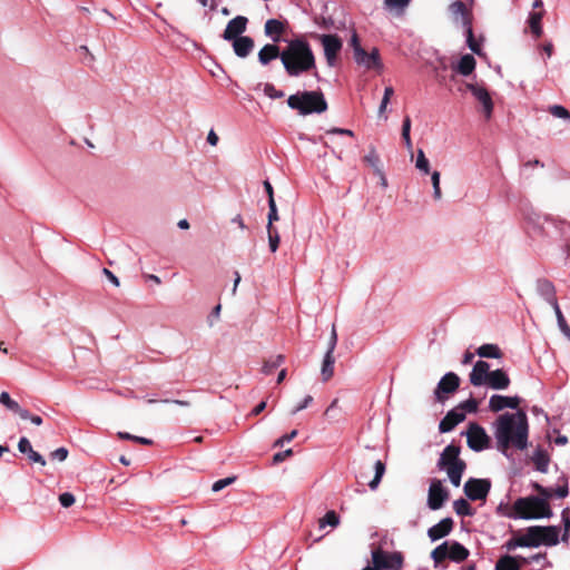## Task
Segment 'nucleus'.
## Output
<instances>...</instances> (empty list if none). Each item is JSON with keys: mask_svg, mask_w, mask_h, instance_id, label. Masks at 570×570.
<instances>
[{"mask_svg": "<svg viewBox=\"0 0 570 570\" xmlns=\"http://www.w3.org/2000/svg\"><path fill=\"white\" fill-rule=\"evenodd\" d=\"M498 450L507 455L509 449L524 451L529 445V421L523 410L500 414L492 423Z\"/></svg>", "mask_w": 570, "mask_h": 570, "instance_id": "obj_1", "label": "nucleus"}, {"mask_svg": "<svg viewBox=\"0 0 570 570\" xmlns=\"http://www.w3.org/2000/svg\"><path fill=\"white\" fill-rule=\"evenodd\" d=\"M281 61L289 77H299L316 69L315 55L309 43L302 38L288 41L282 50Z\"/></svg>", "mask_w": 570, "mask_h": 570, "instance_id": "obj_2", "label": "nucleus"}, {"mask_svg": "<svg viewBox=\"0 0 570 570\" xmlns=\"http://www.w3.org/2000/svg\"><path fill=\"white\" fill-rule=\"evenodd\" d=\"M460 446L449 444L441 452L436 463L438 469L446 472L451 484L455 488L460 487L466 469L465 462L460 459Z\"/></svg>", "mask_w": 570, "mask_h": 570, "instance_id": "obj_3", "label": "nucleus"}, {"mask_svg": "<svg viewBox=\"0 0 570 570\" xmlns=\"http://www.w3.org/2000/svg\"><path fill=\"white\" fill-rule=\"evenodd\" d=\"M513 510L512 518L514 519L531 520L552 517L550 504L544 502V499H539L535 495L517 499L513 503Z\"/></svg>", "mask_w": 570, "mask_h": 570, "instance_id": "obj_4", "label": "nucleus"}, {"mask_svg": "<svg viewBox=\"0 0 570 570\" xmlns=\"http://www.w3.org/2000/svg\"><path fill=\"white\" fill-rule=\"evenodd\" d=\"M287 105L303 116L322 114L327 110V102L321 91H303L291 95Z\"/></svg>", "mask_w": 570, "mask_h": 570, "instance_id": "obj_5", "label": "nucleus"}, {"mask_svg": "<svg viewBox=\"0 0 570 570\" xmlns=\"http://www.w3.org/2000/svg\"><path fill=\"white\" fill-rule=\"evenodd\" d=\"M525 228L532 237H553L559 232L560 225L549 216L535 212H529L524 216Z\"/></svg>", "mask_w": 570, "mask_h": 570, "instance_id": "obj_6", "label": "nucleus"}, {"mask_svg": "<svg viewBox=\"0 0 570 570\" xmlns=\"http://www.w3.org/2000/svg\"><path fill=\"white\" fill-rule=\"evenodd\" d=\"M470 551L458 541H444L433 549L431 559L436 568L445 559L460 563L468 559Z\"/></svg>", "mask_w": 570, "mask_h": 570, "instance_id": "obj_7", "label": "nucleus"}, {"mask_svg": "<svg viewBox=\"0 0 570 570\" xmlns=\"http://www.w3.org/2000/svg\"><path fill=\"white\" fill-rule=\"evenodd\" d=\"M315 37L323 46L327 65L333 67L342 49V40L338 38V36L331 33L316 35Z\"/></svg>", "mask_w": 570, "mask_h": 570, "instance_id": "obj_8", "label": "nucleus"}, {"mask_svg": "<svg viewBox=\"0 0 570 570\" xmlns=\"http://www.w3.org/2000/svg\"><path fill=\"white\" fill-rule=\"evenodd\" d=\"M468 446L475 452H481L489 448L490 438L485 430L478 423H470L466 431Z\"/></svg>", "mask_w": 570, "mask_h": 570, "instance_id": "obj_9", "label": "nucleus"}, {"mask_svg": "<svg viewBox=\"0 0 570 570\" xmlns=\"http://www.w3.org/2000/svg\"><path fill=\"white\" fill-rule=\"evenodd\" d=\"M491 489V481L489 479H474L470 478L463 487L465 495L472 500H485Z\"/></svg>", "mask_w": 570, "mask_h": 570, "instance_id": "obj_10", "label": "nucleus"}, {"mask_svg": "<svg viewBox=\"0 0 570 570\" xmlns=\"http://www.w3.org/2000/svg\"><path fill=\"white\" fill-rule=\"evenodd\" d=\"M449 498V491L443 487L442 481L433 479L430 483L428 494V507L431 510H439Z\"/></svg>", "mask_w": 570, "mask_h": 570, "instance_id": "obj_11", "label": "nucleus"}, {"mask_svg": "<svg viewBox=\"0 0 570 570\" xmlns=\"http://www.w3.org/2000/svg\"><path fill=\"white\" fill-rule=\"evenodd\" d=\"M460 385V377L453 373L448 372L438 383V386L434 391V396L436 401L443 402L446 399L448 394L454 393Z\"/></svg>", "mask_w": 570, "mask_h": 570, "instance_id": "obj_12", "label": "nucleus"}, {"mask_svg": "<svg viewBox=\"0 0 570 570\" xmlns=\"http://www.w3.org/2000/svg\"><path fill=\"white\" fill-rule=\"evenodd\" d=\"M521 403V397L518 395L505 396L500 394H493L489 400V409L492 412H500L504 409L518 410Z\"/></svg>", "mask_w": 570, "mask_h": 570, "instance_id": "obj_13", "label": "nucleus"}, {"mask_svg": "<svg viewBox=\"0 0 570 570\" xmlns=\"http://www.w3.org/2000/svg\"><path fill=\"white\" fill-rule=\"evenodd\" d=\"M247 22L248 20L244 16H236L229 20L223 33L224 40L232 41L243 37L242 33L246 30Z\"/></svg>", "mask_w": 570, "mask_h": 570, "instance_id": "obj_14", "label": "nucleus"}, {"mask_svg": "<svg viewBox=\"0 0 570 570\" xmlns=\"http://www.w3.org/2000/svg\"><path fill=\"white\" fill-rule=\"evenodd\" d=\"M354 60L357 65H361L366 69L381 67L380 52L376 48H374L370 53L366 52L363 48H356Z\"/></svg>", "mask_w": 570, "mask_h": 570, "instance_id": "obj_15", "label": "nucleus"}, {"mask_svg": "<svg viewBox=\"0 0 570 570\" xmlns=\"http://www.w3.org/2000/svg\"><path fill=\"white\" fill-rule=\"evenodd\" d=\"M465 420V413L456 407L450 410L441 420L439 430L441 433L451 432L459 423Z\"/></svg>", "mask_w": 570, "mask_h": 570, "instance_id": "obj_16", "label": "nucleus"}, {"mask_svg": "<svg viewBox=\"0 0 570 570\" xmlns=\"http://www.w3.org/2000/svg\"><path fill=\"white\" fill-rule=\"evenodd\" d=\"M489 374L490 364L485 361H478L470 373V383L474 386H482L487 383Z\"/></svg>", "mask_w": 570, "mask_h": 570, "instance_id": "obj_17", "label": "nucleus"}, {"mask_svg": "<svg viewBox=\"0 0 570 570\" xmlns=\"http://www.w3.org/2000/svg\"><path fill=\"white\" fill-rule=\"evenodd\" d=\"M452 518H444L428 530V537L432 542L438 541L451 533L453 529Z\"/></svg>", "mask_w": 570, "mask_h": 570, "instance_id": "obj_18", "label": "nucleus"}, {"mask_svg": "<svg viewBox=\"0 0 570 570\" xmlns=\"http://www.w3.org/2000/svg\"><path fill=\"white\" fill-rule=\"evenodd\" d=\"M537 293L552 307L558 304L556 296V287L552 282L547 278H539L537 281Z\"/></svg>", "mask_w": 570, "mask_h": 570, "instance_id": "obj_19", "label": "nucleus"}, {"mask_svg": "<svg viewBox=\"0 0 570 570\" xmlns=\"http://www.w3.org/2000/svg\"><path fill=\"white\" fill-rule=\"evenodd\" d=\"M510 377L505 371L501 368H497L494 371H490L488 381L484 385L492 390H505L510 385Z\"/></svg>", "mask_w": 570, "mask_h": 570, "instance_id": "obj_20", "label": "nucleus"}, {"mask_svg": "<svg viewBox=\"0 0 570 570\" xmlns=\"http://www.w3.org/2000/svg\"><path fill=\"white\" fill-rule=\"evenodd\" d=\"M449 11L453 16L455 21H461L462 27L472 24L471 14L462 1H454L449 6Z\"/></svg>", "mask_w": 570, "mask_h": 570, "instance_id": "obj_21", "label": "nucleus"}, {"mask_svg": "<svg viewBox=\"0 0 570 570\" xmlns=\"http://www.w3.org/2000/svg\"><path fill=\"white\" fill-rule=\"evenodd\" d=\"M18 450L19 452L27 454L31 462L38 463L41 466L47 464L45 458L32 449L30 441L26 436L20 438L18 442Z\"/></svg>", "mask_w": 570, "mask_h": 570, "instance_id": "obj_22", "label": "nucleus"}, {"mask_svg": "<svg viewBox=\"0 0 570 570\" xmlns=\"http://www.w3.org/2000/svg\"><path fill=\"white\" fill-rule=\"evenodd\" d=\"M232 41L234 52L239 58H246L254 49V40L248 36L236 38Z\"/></svg>", "mask_w": 570, "mask_h": 570, "instance_id": "obj_23", "label": "nucleus"}, {"mask_svg": "<svg viewBox=\"0 0 570 570\" xmlns=\"http://www.w3.org/2000/svg\"><path fill=\"white\" fill-rule=\"evenodd\" d=\"M541 525L529 527L524 534L520 535L523 548H538L540 542Z\"/></svg>", "mask_w": 570, "mask_h": 570, "instance_id": "obj_24", "label": "nucleus"}, {"mask_svg": "<svg viewBox=\"0 0 570 570\" xmlns=\"http://www.w3.org/2000/svg\"><path fill=\"white\" fill-rule=\"evenodd\" d=\"M284 23L277 19H268L265 22L264 32L274 43L281 40L282 33L284 32Z\"/></svg>", "mask_w": 570, "mask_h": 570, "instance_id": "obj_25", "label": "nucleus"}, {"mask_svg": "<svg viewBox=\"0 0 570 570\" xmlns=\"http://www.w3.org/2000/svg\"><path fill=\"white\" fill-rule=\"evenodd\" d=\"M281 55L282 51L276 43H267L259 50L258 61L261 65L266 66L276 58L281 59Z\"/></svg>", "mask_w": 570, "mask_h": 570, "instance_id": "obj_26", "label": "nucleus"}, {"mask_svg": "<svg viewBox=\"0 0 570 570\" xmlns=\"http://www.w3.org/2000/svg\"><path fill=\"white\" fill-rule=\"evenodd\" d=\"M540 542L547 547H552L559 542V529L556 525L541 527Z\"/></svg>", "mask_w": 570, "mask_h": 570, "instance_id": "obj_27", "label": "nucleus"}, {"mask_svg": "<svg viewBox=\"0 0 570 570\" xmlns=\"http://www.w3.org/2000/svg\"><path fill=\"white\" fill-rule=\"evenodd\" d=\"M532 462L535 465V469L541 473H547L549 463H550V456L547 453V451L538 448L532 455Z\"/></svg>", "mask_w": 570, "mask_h": 570, "instance_id": "obj_28", "label": "nucleus"}, {"mask_svg": "<svg viewBox=\"0 0 570 570\" xmlns=\"http://www.w3.org/2000/svg\"><path fill=\"white\" fill-rule=\"evenodd\" d=\"M334 353L325 352L322 362L321 376L324 382H327L334 374Z\"/></svg>", "mask_w": 570, "mask_h": 570, "instance_id": "obj_29", "label": "nucleus"}, {"mask_svg": "<svg viewBox=\"0 0 570 570\" xmlns=\"http://www.w3.org/2000/svg\"><path fill=\"white\" fill-rule=\"evenodd\" d=\"M544 11H532L529 13L528 23L531 29V32L534 37L539 38L542 35V26L541 20L543 18Z\"/></svg>", "mask_w": 570, "mask_h": 570, "instance_id": "obj_30", "label": "nucleus"}, {"mask_svg": "<svg viewBox=\"0 0 570 570\" xmlns=\"http://www.w3.org/2000/svg\"><path fill=\"white\" fill-rule=\"evenodd\" d=\"M475 68V59L471 55H464L459 60L455 70L462 76H469Z\"/></svg>", "mask_w": 570, "mask_h": 570, "instance_id": "obj_31", "label": "nucleus"}, {"mask_svg": "<svg viewBox=\"0 0 570 570\" xmlns=\"http://www.w3.org/2000/svg\"><path fill=\"white\" fill-rule=\"evenodd\" d=\"M476 354L480 357L485 358H500L502 356V352L495 344H483L478 347Z\"/></svg>", "mask_w": 570, "mask_h": 570, "instance_id": "obj_32", "label": "nucleus"}, {"mask_svg": "<svg viewBox=\"0 0 570 570\" xmlns=\"http://www.w3.org/2000/svg\"><path fill=\"white\" fill-rule=\"evenodd\" d=\"M495 570H521L517 557L510 554L502 556L495 564Z\"/></svg>", "mask_w": 570, "mask_h": 570, "instance_id": "obj_33", "label": "nucleus"}, {"mask_svg": "<svg viewBox=\"0 0 570 570\" xmlns=\"http://www.w3.org/2000/svg\"><path fill=\"white\" fill-rule=\"evenodd\" d=\"M385 463L381 460H376L374 463V478L368 482V487L371 490H376L381 483V480L385 473Z\"/></svg>", "mask_w": 570, "mask_h": 570, "instance_id": "obj_34", "label": "nucleus"}, {"mask_svg": "<svg viewBox=\"0 0 570 570\" xmlns=\"http://www.w3.org/2000/svg\"><path fill=\"white\" fill-rule=\"evenodd\" d=\"M285 362V357L282 354L275 355L266 360L263 364L262 372L265 375H269Z\"/></svg>", "mask_w": 570, "mask_h": 570, "instance_id": "obj_35", "label": "nucleus"}, {"mask_svg": "<svg viewBox=\"0 0 570 570\" xmlns=\"http://www.w3.org/2000/svg\"><path fill=\"white\" fill-rule=\"evenodd\" d=\"M454 511L461 517H471L474 514V510L465 499H458L453 502Z\"/></svg>", "mask_w": 570, "mask_h": 570, "instance_id": "obj_36", "label": "nucleus"}, {"mask_svg": "<svg viewBox=\"0 0 570 570\" xmlns=\"http://www.w3.org/2000/svg\"><path fill=\"white\" fill-rule=\"evenodd\" d=\"M552 308H553L556 317H557L559 330L570 341V326L567 324L566 318L560 309L559 304H556L554 306H552Z\"/></svg>", "mask_w": 570, "mask_h": 570, "instance_id": "obj_37", "label": "nucleus"}, {"mask_svg": "<svg viewBox=\"0 0 570 570\" xmlns=\"http://www.w3.org/2000/svg\"><path fill=\"white\" fill-rule=\"evenodd\" d=\"M364 160L375 170L376 174H382L381 159L376 153L375 147H371Z\"/></svg>", "mask_w": 570, "mask_h": 570, "instance_id": "obj_38", "label": "nucleus"}, {"mask_svg": "<svg viewBox=\"0 0 570 570\" xmlns=\"http://www.w3.org/2000/svg\"><path fill=\"white\" fill-rule=\"evenodd\" d=\"M372 561H373L374 569H377V570L389 569L387 554H385L381 550H375L372 552Z\"/></svg>", "mask_w": 570, "mask_h": 570, "instance_id": "obj_39", "label": "nucleus"}, {"mask_svg": "<svg viewBox=\"0 0 570 570\" xmlns=\"http://www.w3.org/2000/svg\"><path fill=\"white\" fill-rule=\"evenodd\" d=\"M340 523V518L335 511L331 510L325 513V515L320 519L318 527L320 529H324L326 525H331L333 528L337 527Z\"/></svg>", "mask_w": 570, "mask_h": 570, "instance_id": "obj_40", "label": "nucleus"}, {"mask_svg": "<svg viewBox=\"0 0 570 570\" xmlns=\"http://www.w3.org/2000/svg\"><path fill=\"white\" fill-rule=\"evenodd\" d=\"M411 119L409 116H406L403 119L402 124V139L404 141V145L409 151H412V140H411Z\"/></svg>", "mask_w": 570, "mask_h": 570, "instance_id": "obj_41", "label": "nucleus"}, {"mask_svg": "<svg viewBox=\"0 0 570 570\" xmlns=\"http://www.w3.org/2000/svg\"><path fill=\"white\" fill-rule=\"evenodd\" d=\"M464 33L466 37V45H468L469 49L472 52L479 55L481 51V48H480V45L474 39L472 24L464 27Z\"/></svg>", "mask_w": 570, "mask_h": 570, "instance_id": "obj_42", "label": "nucleus"}, {"mask_svg": "<svg viewBox=\"0 0 570 570\" xmlns=\"http://www.w3.org/2000/svg\"><path fill=\"white\" fill-rule=\"evenodd\" d=\"M267 226L266 229H275L273 227V223L278 220V213L275 199H268V215H267Z\"/></svg>", "mask_w": 570, "mask_h": 570, "instance_id": "obj_43", "label": "nucleus"}, {"mask_svg": "<svg viewBox=\"0 0 570 570\" xmlns=\"http://www.w3.org/2000/svg\"><path fill=\"white\" fill-rule=\"evenodd\" d=\"M415 167L423 174L430 173V163L428 158L424 155V151L422 149L417 150Z\"/></svg>", "mask_w": 570, "mask_h": 570, "instance_id": "obj_44", "label": "nucleus"}, {"mask_svg": "<svg viewBox=\"0 0 570 570\" xmlns=\"http://www.w3.org/2000/svg\"><path fill=\"white\" fill-rule=\"evenodd\" d=\"M389 570H400L403 564V557L400 552L387 554Z\"/></svg>", "mask_w": 570, "mask_h": 570, "instance_id": "obj_45", "label": "nucleus"}, {"mask_svg": "<svg viewBox=\"0 0 570 570\" xmlns=\"http://www.w3.org/2000/svg\"><path fill=\"white\" fill-rule=\"evenodd\" d=\"M549 112L556 117V118H560V119H564V120H568L570 121V112L568 109H566L563 106L561 105H553L549 108Z\"/></svg>", "mask_w": 570, "mask_h": 570, "instance_id": "obj_46", "label": "nucleus"}, {"mask_svg": "<svg viewBox=\"0 0 570 570\" xmlns=\"http://www.w3.org/2000/svg\"><path fill=\"white\" fill-rule=\"evenodd\" d=\"M440 173L438 170H434L432 174H431V181H432V186H433V198L435 200H440L442 198V191H441V187H440Z\"/></svg>", "mask_w": 570, "mask_h": 570, "instance_id": "obj_47", "label": "nucleus"}, {"mask_svg": "<svg viewBox=\"0 0 570 570\" xmlns=\"http://www.w3.org/2000/svg\"><path fill=\"white\" fill-rule=\"evenodd\" d=\"M465 87L468 90L471 91V94L474 96V98L478 99L479 101L482 98H485L487 95L489 94V91L484 87L479 86L478 83H466Z\"/></svg>", "mask_w": 570, "mask_h": 570, "instance_id": "obj_48", "label": "nucleus"}, {"mask_svg": "<svg viewBox=\"0 0 570 570\" xmlns=\"http://www.w3.org/2000/svg\"><path fill=\"white\" fill-rule=\"evenodd\" d=\"M532 488L539 493L538 498L544 499V502H548L553 495V489L546 488L537 482L532 483Z\"/></svg>", "mask_w": 570, "mask_h": 570, "instance_id": "obj_49", "label": "nucleus"}, {"mask_svg": "<svg viewBox=\"0 0 570 570\" xmlns=\"http://www.w3.org/2000/svg\"><path fill=\"white\" fill-rule=\"evenodd\" d=\"M264 94L271 99H279L284 97V91L275 88L273 83H265Z\"/></svg>", "mask_w": 570, "mask_h": 570, "instance_id": "obj_50", "label": "nucleus"}, {"mask_svg": "<svg viewBox=\"0 0 570 570\" xmlns=\"http://www.w3.org/2000/svg\"><path fill=\"white\" fill-rule=\"evenodd\" d=\"M478 405H479L478 401L470 397L469 400L461 402L456 406V409L463 411L464 413L465 412L473 413L478 410Z\"/></svg>", "mask_w": 570, "mask_h": 570, "instance_id": "obj_51", "label": "nucleus"}, {"mask_svg": "<svg viewBox=\"0 0 570 570\" xmlns=\"http://www.w3.org/2000/svg\"><path fill=\"white\" fill-rule=\"evenodd\" d=\"M268 245L272 253H275L279 245V235L276 229H267Z\"/></svg>", "mask_w": 570, "mask_h": 570, "instance_id": "obj_52", "label": "nucleus"}, {"mask_svg": "<svg viewBox=\"0 0 570 570\" xmlns=\"http://www.w3.org/2000/svg\"><path fill=\"white\" fill-rule=\"evenodd\" d=\"M480 102L482 105L485 119H490L493 112V101L490 97V94H488L485 98H482Z\"/></svg>", "mask_w": 570, "mask_h": 570, "instance_id": "obj_53", "label": "nucleus"}, {"mask_svg": "<svg viewBox=\"0 0 570 570\" xmlns=\"http://www.w3.org/2000/svg\"><path fill=\"white\" fill-rule=\"evenodd\" d=\"M118 436L122 440H131V441L138 442L140 444H146V445H149L153 443V441L150 439H147L144 436H136L128 432H118Z\"/></svg>", "mask_w": 570, "mask_h": 570, "instance_id": "obj_54", "label": "nucleus"}, {"mask_svg": "<svg viewBox=\"0 0 570 570\" xmlns=\"http://www.w3.org/2000/svg\"><path fill=\"white\" fill-rule=\"evenodd\" d=\"M411 0H384L385 7L389 9H396L403 11Z\"/></svg>", "mask_w": 570, "mask_h": 570, "instance_id": "obj_55", "label": "nucleus"}, {"mask_svg": "<svg viewBox=\"0 0 570 570\" xmlns=\"http://www.w3.org/2000/svg\"><path fill=\"white\" fill-rule=\"evenodd\" d=\"M235 480H236L235 476H228V478H225V479L217 480L216 482H214V484L212 487V490L214 492H219L220 490H223L227 485L232 484Z\"/></svg>", "mask_w": 570, "mask_h": 570, "instance_id": "obj_56", "label": "nucleus"}, {"mask_svg": "<svg viewBox=\"0 0 570 570\" xmlns=\"http://www.w3.org/2000/svg\"><path fill=\"white\" fill-rule=\"evenodd\" d=\"M68 453H69L68 449L65 446H61V448H58L55 451H52L50 453V458L52 460L63 462L68 458Z\"/></svg>", "mask_w": 570, "mask_h": 570, "instance_id": "obj_57", "label": "nucleus"}, {"mask_svg": "<svg viewBox=\"0 0 570 570\" xmlns=\"http://www.w3.org/2000/svg\"><path fill=\"white\" fill-rule=\"evenodd\" d=\"M562 523H563L564 531H563L561 540L568 541L569 534H570V518L568 515L567 509L562 511Z\"/></svg>", "mask_w": 570, "mask_h": 570, "instance_id": "obj_58", "label": "nucleus"}, {"mask_svg": "<svg viewBox=\"0 0 570 570\" xmlns=\"http://www.w3.org/2000/svg\"><path fill=\"white\" fill-rule=\"evenodd\" d=\"M59 502L63 508H69L75 503V495L70 492H63L59 495Z\"/></svg>", "mask_w": 570, "mask_h": 570, "instance_id": "obj_59", "label": "nucleus"}, {"mask_svg": "<svg viewBox=\"0 0 570 570\" xmlns=\"http://www.w3.org/2000/svg\"><path fill=\"white\" fill-rule=\"evenodd\" d=\"M296 435H297V431L293 430L291 433H287L285 435H283L282 438H279L278 440H276L275 443H274V446L275 448H281L285 443L291 442Z\"/></svg>", "mask_w": 570, "mask_h": 570, "instance_id": "obj_60", "label": "nucleus"}, {"mask_svg": "<svg viewBox=\"0 0 570 570\" xmlns=\"http://www.w3.org/2000/svg\"><path fill=\"white\" fill-rule=\"evenodd\" d=\"M336 344H337V333H336L335 325H333L326 352L334 353Z\"/></svg>", "mask_w": 570, "mask_h": 570, "instance_id": "obj_61", "label": "nucleus"}, {"mask_svg": "<svg viewBox=\"0 0 570 570\" xmlns=\"http://www.w3.org/2000/svg\"><path fill=\"white\" fill-rule=\"evenodd\" d=\"M503 548H505L508 551H513L517 548H523V546H522V541H521L520 537H517V538H512V539L508 540L504 543Z\"/></svg>", "mask_w": 570, "mask_h": 570, "instance_id": "obj_62", "label": "nucleus"}, {"mask_svg": "<svg viewBox=\"0 0 570 570\" xmlns=\"http://www.w3.org/2000/svg\"><path fill=\"white\" fill-rule=\"evenodd\" d=\"M568 494H569V488H568L567 481H564V483L562 485H558L553 490V495H556L559 499H563V498L568 497Z\"/></svg>", "mask_w": 570, "mask_h": 570, "instance_id": "obj_63", "label": "nucleus"}, {"mask_svg": "<svg viewBox=\"0 0 570 570\" xmlns=\"http://www.w3.org/2000/svg\"><path fill=\"white\" fill-rule=\"evenodd\" d=\"M313 402V397L311 395H306L303 401L292 411L293 414L306 409Z\"/></svg>", "mask_w": 570, "mask_h": 570, "instance_id": "obj_64", "label": "nucleus"}]
</instances>
